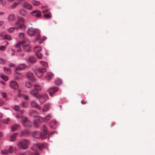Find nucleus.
<instances>
[{
    "label": "nucleus",
    "instance_id": "1",
    "mask_svg": "<svg viewBox=\"0 0 155 155\" xmlns=\"http://www.w3.org/2000/svg\"><path fill=\"white\" fill-rule=\"evenodd\" d=\"M24 19L23 18H19L17 21L15 23L14 27H11L8 29V31L10 33L12 32L14 29L18 30L21 29L23 31L26 30V27L24 25Z\"/></svg>",
    "mask_w": 155,
    "mask_h": 155
},
{
    "label": "nucleus",
    "instance_id": "2",
    "mask_svg": "<svg viewBox=\"0 0 155 155\" xmlns=\"http://www.w3.org/2000/svg\"><path fill=\"white\" fill-rule=\"evenodd\" d=\"M30 93L33 97L39 99V102L42 104L44 103L48 98L47 94L44 93L40 94L38 92H35L34 90H31Z\"/></svg>",
    "mask_w": 155,
    "mask_h": 155
},
{
    "label": "nucleus",
    "instance_id": "3",
    "mask_svg": "<svg viewBox=\"0 0 155 155\" xmlns=\"http://www.w3.org/2000/svg\"><path fill=\"white\" fill-rule=\"evenodd\" d=\"M29 141L28 140L24 139L20 141L18 144L19 148L26 150L28 148V144Z\"/></svg>",
    "mask_w": 155,
    "mask_h": 155
},
{
    "label": "nucleus",
    "instance_id": "4",
    "mask_svg": "<svg viewBox=\"0 0 155 155\" xmlns=\"http://www.w3.org/2000/svg\"><path fill=\"white\" fill-rule=\"evenodd\" d=\"M32 134L34 137L36 138H41L42 139H44L45 138H43L42 136L43 134H42L40 132L35 131L32 132Z\"/></svg>",
    "mask_w": 155,
    "mask_h": 155
},
{
    "label": "nucleus",
    "instance_id": "5",
    "mask_svg": "<svg viewBox=\"0 0 155 155\" xmlns=\"http://www.w3.org/2000/svg\"><path fill=\"white\" fill-rule=\"evenodd\" d=\"M44 145L41 143H37L34 145L31 148V149L34 151H35L36 148L38 147L39 149H41L44 148Z\"/></svg>",
    "mask_w": 155,
    "mask_h": 155
},
{
    "label": "nucleus",
    "instance_id": "6",
    "mask_svg": "<svg viewBox=\"0 0 155 155\" xmlns=\"http://www.w3.org/2000/svg\"><path fill=\"white\" fill-rule=\"evenodd\" d=\"M58 90V88L57 87H52L49 89V95L51 96H52L53 94Z\"/></svg>",
    "mask_w": 155,
    "mask_h": 155
},
{
    "label": "nucleus",
    "instance_id": "7",
    "mask_svg": "<svg viewBox=\"0 0 155 155\" xmlns=\"http://www.w3.org/2000/svg\"><path fill=\"white\" fill-rule=\"evenodd\" d=\"M22 118V123L24 127H27L28 125L26 124H30V121L28 120L27 118L24 116H22L21 117Z\"/></svg>",
    "mask_w": 155,
    "mask_h": 155
},
{
    "label": "nucleus",
    "instance_id": "8",
    "mask_svg": "<svg viewBox=\"0 0 155 155\" xmlns=\"http://www.w3.org/2000/svg\"><path fill=\"white\" fill-rule=\"evenodd\" d=\"M22 7L28 10H31L32 8V5L26 2H25L23 3Z\"/></svg>",
    "mask_w": 155,
    "mask_h": 155
},
{
    "label": "nucleus",
    "instance_id": "9",
    "mask_svg": "<svg viewBox=\"0 0 155 155\" xmlns=\"http://www.w3.org/2000/svg\"><path fill=\"white\" fill-rule=\"evenodd\" d=\"M36 31V30L35 29L33 28L32 27H31L28 28L27 31V33L30 36H34L35 33Z\"/></svg>",
    "mask_w": 155,
    "mask_h": 155
},
{
    "label": "nucleus",
    "instance_id": "10",
    "mask_svg": "<svg viewBox=\"0 0 155 155\" xmlns=\"http://www.w3.org/2000/svg\"><path fill=\"white\" fill-rule=\"evenodd\" d=\"M10 87L12 89H17L18 88V83L15 81H12L10 84Z\"/></svg>",
    "mask_w": 155,
    "mask_h": 155
},
{
    "label": "nucleus",
    "instance_id": "11",
    "mask_svg": "<svg viewBox=\"0 0 155 155\" xmlns=\"http://www.w3.org/2000/svg\"><path fill=\"white\" fill-rule=\"evenodd\" d=\"M31 14L33 16L37 17H39L41 15V12L37 10L34 11L31 13Z\"/></svg>",
    "mask_w": 155,
    "mask_h": 155
},
{
    "label": "nucleus",
    "instance_id": "12",
    "mask_svg": "<svg viewBox=\"0 0 155 155\" xmlns=\"http://www.w3.org/2000/svg\"><path fill=\"white\" fill-rule=\"evenodd\" d=\"M30 105L32 107L37 108L40 110L41 109V107L34 101H31V102Z\"/></svg>",
    "mask_w": 155,
    "mask_h": 155
},
{
    "label": "nucleus",
    "instance_id": "13",
    "mask_svg": "<svg viewBox=\"0 0 155 155\" xmlns=\"http://www.w3.org/2000/svg\"><path fill=\"white\" fill-rule=\"evenodd\" d=\"M43 130L44 134H43L42 137L43 138H46V135L48 133V132L47 130V127L45 125H43Z\"/></svg>",
    "mask_w": 155,
    "mask_h": 155
},
{
    "label": "nucleus",
    "instance_id": "14",
    "mask_svg": "<svg viewBox=\"0 0 155 155\" xmlns=\"http://www.w3.org/2000/svg\"><path fill=\"white\" fill-rule=\"evenodd\" d=\"M26 77L30 80L34 81L35 79L34 78V76L32 73H28L26 74Z\"/></svg>",
    "mask_w": 155,
    "mask_h": 155
},
{
    "label": "nucleus",
    "instance_id": "15",
    "mask_svg": "<svg viewBox=\"0 0 155 155\" xmlns=\"http://www.w3.org/2000/svg\"><path fill=\"white\" fill-rule=\"evenodd\" d=\"M54 76V74L51 72L47 73L45 76L46 79L48 80H50L53 78Z\"/></svg>",
    "mask_w": 155,
    "mask_h": 155
},
{
    "label": "nucleus",
    "instance_id": "16",
    "mask_svg": "<svg viewBox=\"0 0 155 155\" xmlns=\"http://www.w3.org/2000/svg\"><path fill=\"white\" fill-rule=\"evenodd\" d=\"M26 67V65L24 64H20L18 67H17L15 69V72L16 73H17L16 71L22 70L24 69Z\"/></svg>",
    "mask_w": 155,
    "mask_h": 155
},
{
    "label": "nucleus",
    "instance_id": "17",
    "mask_svg": "<svg viewBox=\"0 0 155 155\" xmlns=\"http://www.w3.org/2000/svg\"><path fill=\"white\" fill-rule=\"evenodd\" d=\"M29 42H28V44L27 45H23V47L24 50L26 51H29L30 50L31 47L28 44Z\"/></svg>",
    "mask_w": 155,
    "mask_h": 155
},
{
    "label": "nucleus",
    "instance_id": "18",
    "mask_svg": "<svg viewBox=\"0 0 155 155\" xmlns=\"http://www.w3.org/2000/svg\"><path fill=\"white\" fill-rule=\"evenodd\" d=\"M25 43L24 41H21L19 42L18 44L15 45V47L16 48H18V49L17 50V52L20 51H21V49L20 48V46L21 45H22L23 44Z\"/></svg>",
    "mask_w": 155,
    "mask_h": 155
},
{
    "label": "nucleus",
    "instance_id": "19",
    "mask_svg": "<svg viewBox=\"0 0 155 155\" xmlns=\"http://www.w3.org/2000/svg\"><path fill=\"white\" fill-rule=\"evenodd\" d=\"M57 122L55 120H52L50 123V127L53 129H55L57 126Z\"/></svg>",
    "mask_w": 155,
    "mask_h": 155
},
{
    "label": "nucleus",
    "instance_id": "20",
    "mask_svg": "<svg viewBox=\"0 0 155 155\" xmlns=\"http://www.w3.org/2000/svg\"><path fill=\"white\" fill-rule=\"evenodd\" d=\"M27 61L29 63H33L36 62V60L34 57L31 56L27 60Z\"/></svg>",
    "mask_w": 155,
    "mask_h": 155
},
{
    "label": "nucleus",
    "instance_id": "21",
    "mask_svg": "<svg viewBox=\"0 0 155 155\" xmlns=\"http://www.w3.org/2000/svg\"><path fill=\"white\" fill-rule=\"evenodd\" d=\"M46 71V68L45 67H40L38 68L37 71H38L39 73L42 74L43 73L45 72Z\"/></svg>",
    "mask_w": 155,
    "mask_h": 155
},
{
    "label": "nucleus",
    "instance_id": "22",
    "mask_svg": "<svg viewBox=\"0 0 155 155\" xmlns=\"http://www.w3.org/2000/svg\"><path fill=\"white\" fill-rule=\"evenodd\" d=\"M8 21H14L15 18V17L14 15L11 14H10L9 15H8Z\"/></svg>",
    "mask_w": 155,
    "mask_h": 155
},
{
    "label": "nucleus",
    "instance_id": "23",
    "mask_svg": "<svg viewBox=\"0 0 155 155\" xmlns=\"http://www.w3.org/2000/svg\"><path fill=\"white\" fill-rule=\"evenodd\" d=\"M30 132L26 130H24L20 134L19 136L20 137H22V136H26L28 135Z\"/></svg>",
    "mask_w": 155,
    "mask_h": 155
},
{
    "label": "nucleus",
    "instance_id": "24",
    "mask_svg": "<svg viewBox=\"0 0 155 155\" xmlns=\"http://www.w3.org/2000/svg\"><path fill=\"white\" fill-rule=\"evenodd\" d=\"M29 115L31 117H37V112L35 111H30L29 113Z\"/></svg>",
    "mask_w": 155,
    "mask_h": 155
},
{
    "label": "nucleus",
    "instance_id": "25",
    "mask_svg": "<svg viewBox=\"0 0 155 155\" xmlns=\"http://www.w3.org/2000/svg\"><path fill=\"white\" fill-rule=\"evenodd\" d=\"M34 89L33 90H34L35 92H37V91H40L41 90V87L40 86L38 85H34Z\"/></svg>",
    "mask_w": 155,
    "mask_h": 155
},
{
    "label": "nucleus",
    "instance_id": "26",
    "mask_svg": "<svg viewBox=\"0 0 155 155\" xmlns=\"http://www.w3.org/2000/svg\"><path fill=\"white\" fill-rule=\"evenodd\" d=\"M34 50L35 53H36L37 52H39V51H41L42 49L41 47L37 46L35 47Z\"/></svg>",
    "mask_w": 155,
    "mask_h": 155
},
{
    "label": "nucleus",
    "instance_id": "27",
    "mask_svg": "<svg viewBox=\"0 0 155 155\" xmlns=\"http://www.w3.org/2000/svg\"><path fill=\"white\" fill-rule=\"evenodd\" d=\"M51 115L50 114H48L45 117L43 118V120L47 122L51 118Z\"/></svg>",
    "mask_w": 155,
    "mask_h": 155
},
{
    "label": "nucleus",
    "instance_id": "28",
    "mask_svg": "<svg viewBox=\"0 0 155 155\" xmlns=\"http://www.w3.org/2000/svg\"><path fill=\"white\" fill-rule=\"evenodd\" d=\"M31 3L34 6H39L40 5L41 3L35 0L32 1Z\"/></svg>",
    "mask_w": 155,
    "mask_h": 155
},
{
    "label": "nucleus",
    "instance_id": "29",
    "mask_svg": "<svg viewBox=\"0 0 155 155\" xmlns=\"http://www.w3.org/2000/svg\"><path fill=\"white\" fill-rule=\"evenodd\" d=\"M18 133H14L11 136L10 140L12 141H13L15 140L16 136L18 135Z\"/></svg>",
    "mask_w": 155,
    "mask_h": 155
},
{
    "label": "nucleus",
    "instance_id": "30",
    "mask_svg": "<svg viewBox=\"0 0 155 155\" xmlns=\"http://www.w3.org/2000/svg\"><path fill=\"white\" fill-rule=\"evenodd\" d=\"M49 104H46L45 105L43 108V111H47L49 109Z\"/></svg>",
    "mask_w": 155,
    "mask_h": 155
},
{
    "label": "nucleus",
    "instance_id": "31",
    "mask_svg": "<svg viewBox=\"0 0 155 155\" xmlns=\"http://www.w3.org/2000/svg\"><path fill=\"white\" fill-rule=\"evenodd\" d=\"M4 71L7 74H9L11 73V70L6 67L4 68Z\"/></svg>",
    "mask_w": 155,
    "mask_h": 155
},
{
    "label": "nucleus",
    "instance_id": "32",
    "mask_svg": "<svg viewBox=\"0 0 155 155\" xmlns=\"http://www.w3.org/2000/svg\"><path fill=\"white\" fill-rule=\"evenodd\" d=\"M21 2H15L12 4L11 6V8L12 9H14L19 4H20Z\"/></svg>",
    "mask_w": 155,
    "mask_h": 155
},
{
    "label": "nucleus",
    "instance_id": "33",
    "mask_svg": "<svg viewBox=\"0 0 155 155\" xmlns=\"http://www.w3.org/2000/svg\"><path fill=\"white\" fill-rule=\"evenodd\" d=\"M19 128L18 125L15 124L12 127V131H14Z\"/></svg>",
    "mask_w": 155,
    "mask_h": 155
},
{
    "label": "nucleus",
    "instance_id": "34",
    "mask_svg": "<svg viewBox=\"0 0 155 155\" xmlns=\"http://www.w3.org/2000/svg\"><path fill=\"white\" fill-rule=\"evenodd\" d=\"M62 82V81L60 79H58L55 81V84L58 85H59L61 84Z\"/></svg>",
    "mask_w": 155,
    "mask_h": 155
},
{
    "label": "nucleus",
    "instance_id": "35",
    "mask_svg": "<svg viewBox=\"0 0 155 155\" xmlns=\"http://www.w3.org/2000/svg\"><path fill=\"white\" fill-rule=\"evenodd\" d=\"M20 15L22 16H25L27 14V13L26 11L23 9H21L20 11Z\"/></svg>",
    "mask_w": 155,
    "mask_h": 155
},
{
    "label": "nucleus",
    "instance_id": "36",
    "mask_svg": "<svg viewBox=\"0 0 155 155\" xmlns=\"http://www.w3.org/2000/svg\"><path fill=\"white\" fill-rule=\"evenodd\" d=\"M0 77L2 78L3 80H4L5 81H7L8 79V77L7 76L3 74H1Z\"/></svg>",
    "mask_w": 155,
    "mask_h": 155
},
{
    "label": "nucleus",
    "instance_id": "37",
    "mask_svg": "<svg viewBox=\"0 0 155 155\" xmlns=\"http://www.w3.org/2000/svg\"><path fill=\"white\" fill-rule=\"evenodd\" d=\"M4 38L5 39H7L8 40H11V38L10 35L7 34H5L4 35Z\"/></svg>",
    "mask_w": 155,
    "mask_h": 155
},
{
    "label": "nucleus",
    "instance_id": "38",
    "mask_svg": "<svg viewBox=\"0 0 155 155\" xmlns=\"http://www.w3.org/2000/svg\"><path fill=\"white\" fill-rule=\"evenodd\" d=\"M0 4L2 6L5 5L6 1L5 0H0Z\"/></svg>",
    "mask_w": 155,
    "mask_h": 155
},
{
    "label": "nucleus",
    "instance_id": "39",
    "mask_svg": "<svg viewBox=\"0 0 155 155\" xmlns=\"http://www.w3.org/2000/svg\"><path fill=\"white\" fill-rule=\"evenodd\" d=\"M35 73L36 76H37L38 78H41L42 75V74H41V73H39L38 72V71H37L36 72H35Z\"/></svg>",
    "mask_w": 155,
    "mask_h": 155
},
{
    "label": "nucleus",
    "instance_id": "40",
    "mask_svg": "<svg viewBox=\"0 0 155 155\" xmlns=\"http://www.w3.org/2000/svg\"><path fill=\"white\" fill-rule=\"evenodd\" d=\"M35 54L39 59H41L42 57V54L40 52H37L35 53Z\"/></svg>",
    "mask_w": 155,
    "mask_h": 155
},
{
    "label": "nucleus",
    "instance_id": "41",
    "mask_svg": "<svg viewBox=\"0 0 155 155\" xmlns=\"http://www.w3.org/2000/svg\"><path fill=\"white\" fill-rule=\"evenodd\" d=\"M40 63L41 64L45 67H47L48 66V64L47 62L43 61H40Z\"/></svg>",
    "mask_w": 155,
    "mask_h": 155
},
{
    "label": "nucleus",
    "instance_id": "42",
    "mask_svg": "<svg viewBox=\"0 0 155 155\" xmlns=\"http://www.w3.org/2000/svg\"><path fill=\"white\" fill-rule=\"evenodd\" d=\"M25 86L26 87L30 88L31 86V85L30 83L29 82H27L25 84Z\"/></svg>",
    "mask_w": 155,
    "mask_h": 155
},
{
    "label": "nucleus",
    "instance_id": "43",
    "mask_svg": "<svg viewBox=\"0 0 155 155\" xmlns=\"http://www.w3.org/2000/svg\"><path fill=\"white\" fill-rule=\"evenodd\" d=\"M27 103L25 101H23L21 105V106L23 107H27Z\"/></svg>",
    "mask_w": 155,
    "mask_h": 155
},
{
    "label": "nucleus",
    "instance_id": "44",
    "mask_svg": "<svg viewBox=\"0 0 155 155\" xmlns=\"http://www.w3.org/2000/svg\"><path fill=\"white\" fill-rule=\"evenodd\" d=\"M19 36L21 39L23 38L24 37V33H20L19 34Z\"/></svg>",
    "mask_w": 155,
    "mask_h": 155
},
{
    "label": "nucleus",
    "instance_id": "45",
    "mask_svg": "<svg viewBox=\"0 0 155 155\" xmlns=\"http://www.w3.org/2000/svg\"><path fill=\"white\" fill-rule=\"evenodd\" d=\"M6 47L4 46H0V50L2 51H4L5 50Z\"/></svg>",
    "mask_w": 155,
    "mask_h": 155
},
{
    "label": "nucleus",
    "instance_id": "46",
    "mask_svg": "<svg viewBox=\"0 0 155 155\" xmlns=\"http://www.w3.org/2000/svg\"><path fill=\"white\" fill-rule=\"evenodd\" d=\"M22 96L25 100H28V99L29 97L27 95L25 94H23L22 95Z\"/></svg>",
    "mask_w": 155,
    "mask_h": 155
},
{
    "label": "nucleus",
    "instance_id": "47",
    "mask_svg": "<svg viewBox=\"0 0 155 155\" xmlns=\"http://www.w3.org/2000/svg\"><path fill=\"white\" fill-rule=\"evenodd\" d=\"M1 153L2 154H7L8 153V151L6 150H4L1 151Z\"/></svg>",
    "mask_w": 155,
    "mask_h": 155
},
{
    "label": "nucleus",
    "instance_id": "48",
    "mask_svg": "<svg viewBox=\"0 0 155 155\" xmlns=\"http://www.w3.org/2000/svg\"><path fill=\"white\" fill-rule=\"evenodd\" d=\"M14 109L15 111H18L19 110V107L18 106L15 105L14 107Z\"/></svg>",
    "mask_w": 155,
    "mask_h": 155
},
{
    "label": "nucleus",
    "instance_id": "49",
    "mask_svg": "<svg viewBox=\"0 0 155 155\" xmlns=\"http://www.w3.org/2000/svg\"><path fill=\"white\" fill-rule=\"evenodd\" d=\"M9 118H6V119L4 120L3 121V123L5 124H7L8 123V122L9 121Z\"/></svg>",
    "mask_w": 155,
    "mask_h": 155
},
{
    "label": "nucleus",
    "instance_id": "50",
    "mask_svg": "<svg viewBox=\"0 0 155 155\" xmlns=\"http://www.w3.org/2000/svg\"><path fill=\"white\" fill-rule=\"evenodd\" d=\"M4 102L3 100L1 98H0V106H2L4 105Z\"/></svg>",
    "mask_w": 155,
    "mask_h": 155
},
{
    "label": "nucleus",
    "instance_id": "51",
    "mask_svg": "<svg viewBox=\"0 0 155 155\" xmlns=\"http://www.w3.org/2000/svg\"><path fill=\"white\" fill-rule=\"evenodd\" d=\"M8 150L9 153H12L13 151V147H12L10 146L9 148L8 149Z\"/></svg>",
    "mask_w": 155,
    "mask_h": 155
},
{
    "label": "nucleus",
    "instance_id": "52",
    "mask_svg": "<svg viewBox=\"0 0 155 155\" xmlns=\"http://www.w3.org/2000/svg\"><path fill=\"white\" fill-rule=\"evenodd\" d=\"M5 62V60L2 58H0V63H4Z\"/></svg>",
    "mask_w": 155,
    "mask_h": 155
},
{
    "label": "nucleus",
    "instance_id": "53",
    "mask_svg": "<svg viewBox=\"0 0 155 155\" xmlns=\"http://www.w3.org/2000/svg\"><path fill=\"white\" fill-rule=\"evenodd\" d=\"M44 17L46 18H49L51 17V16L49 14H45L44 15Z\"/></svg>",
    "mask_w": 155,
    "mask_h": 155
},
{
    "label": "nucleus",
    "instance_id": "54",
    "mask_svg": "<svg viewBox=\"0 0 155 155\" xmlns=\"http://www.w3.org/2000/svg\"><path fill=\"white\" fill-rule=\"evenodd\" d=\"M35 38L37 40H40V41H41V38L39 35H38V36L36 37Z\"/></svg>",
    "mask_w": 155,
    "mask_h": 155
},
{
    "label": "nucleus",
    "instance_id": "55",
    "mask_svg": "<svg viewBox=\"0 0 155 155\" xmlns=\"http://www.w3.org/2000/svg\"><path fill=\"white\" fill-rule=\"evenodd\" d=\"M2 94L3 98H5L6 97L7 94L5 93H2Z\"/></svg>",
    "mask_w": 155,
    "mask_h": 155
},
{
    "label": "nucleus",
    "instance_id": "56",
    "mask_svg": "<svg viewBox=\"0 0 155 155\" xmlns=\"http://www.w3.org/2000/svg\"><path fill=\"white\" fill-rule=\"evenodd\" d=\"M34 125L35 127H38V122L37 121H36L35 120H34Z\"/></svg>",
    "mask_w": 155,
    "mask_h": 155
},
{
    "label": "nucleus",
    "instance_id": "57",
    "mask_svg": "<svg viewBox=\"0 0 155 155\" xmlns=\"http://www.w3.org/2000/svg\"><path fill=\"white\" fill-rule=\"evenodd\" d=\"M11 50H12V53L11 54V55L13 56V55H14V54H15V51L13 49H12Z\"/></svg>",
    "mask_w": 155,
    "mask_h": 155
},
{
    "label": "nucleus",
    "instance_id": "58",
    "mask_svg": "<svg viewBox=\"0 0 155 155\" xmlns=\"http://www.w3.org/2000/svg\"><path fill=\"white\" fill-rule=\"evenodd\" d=\"M16 117L17 118H19L21 117V116L18 113H17L16 116Z\"/></svg>",
    "mask_w": 155,
    "mask_h": 155
},
{
    "label": "nucleus",
    "instance_id": "59",
    "mask_svg": "<svg viewBox=\"0 0 155 155\" xmlns=\"http://www.w3.org/2000/svg\"><path fill=\"white\" fill-rule=\"evenodd\" d=\"M34 154V155H39V153L38 151H35Z\"/></svg>",
    "mask_w": 155,
    "mask_h": 155
},
{
    "label": "nucleus",
    "instance_id": "60",
    "mask_svg": "<svg viewBox=\"0 0 155 155\" xmlns=\"http://www.w3.org/2000/svg\"><path fill=\"white\" fill-rule=\"evenodd\" d=\"M81 103L82 104H86V101H85V100H82V101H81Z\"/></svg>",
    "mask_w": 155,
    "mask_h": 155
},
{
    "label": "nucleus",
    "instance_id": "61",
    "mask_svg": "<svg viewBox=\"0 0 155 155\" xmlns=\"http://www.w3.org/2000/svg\"><path fill=\"white\" fill-rule=\"evenodd\" d=\"M4 23V22L3 21H0V26H1Z\"/></svg>",
    "mask_w": 155,
    "mask_h": 155
},
{
    "label": "nucleus",
    "instance_id": "62",
    "mask_svg": "<svg viewBox=\"0 0 155 155\" xmlns=\"http://www.w3.org/2000/svg\"><path fill=\"white\" fill-rule=\"evenodd\" d=\"M48 11V9L45 10H43L42 11V12L45 13L47 12Z\"/></svg>",
    "mask_w": 155,
    "mask_h": 155
},
{
    "label": "nucleus",
    "instance_id": "63",
    "mask_svg": "<svg viewBox=\"0 0 155 155\" xmlns=\"http://www.w3.org/2000/svg\"><path fill=\"white\" fill-rule=\"evenodd\" d=\"M4 43H5L4 44L5 45H7L8 44V42L7 41H5V42H4Z\"/></svg>",
    "mask_w": 155,
    "mask_h": 155
},
{
    "label": "nucleus",
    "instance_id": "64",
    "mask_svg": "<svg viewBox=\"0 0 155 155\" xmlns=\"http://www.w3.org/2000/svg\"><path fill=\"white\" fill-rule=\"evenodd\" d=\"M17 155H25L24 153H20L18 154Z\"/></svg>",
    "mask_w": 155,
    "mask_h": 155
}]
</instances>
